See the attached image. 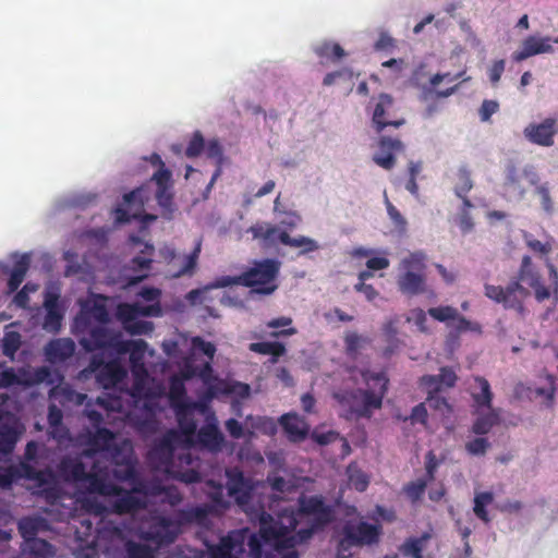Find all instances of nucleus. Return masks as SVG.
Listing matches in <instances>:
<instances>
[{
    "mask_svg": "<svg viewBox=\"0 0 558 558\" xmlns=\"http://www.w3.org/2000/svg\"><path fill=\"white\" fill-rule=\"evenodd\" d=\"M162 313L160 303L150 305H141L138 303H120L117 306V318L123 324L129 325L137 317H158Z\"/></svg>",
    "mask_w": 558,
    "mask_h": 558,
    "instance_id": "17",
    "label": "nucleus"
},
{
    "mask_svg": "<svg viewBox=\"0 0 558 558\" xmlns=\"http://www.w3.org/2000/svg\"><path fill=\"white\" fill-rule=\"evenodd\" d=\"M157 185L156 199L162 207H168L172 202L170 187L172 184V173L166 167L159 168L151 177Z\"/></svg>",
    "mask_w": 558,
    "mask_h": 558,
    "instance_id": "28",
    "label": "nucleus"
},
{
    "mask_svg": "<svg viewBox=\"0 0 558 558\" xmlns=\"http://www.w3.org/2000/svg\"><path fill=\"white\" fill-rule=\"evenodd\" d=\"M494 501V494L492 492L477 493L474 497L473 511L474 514L484 523H489L490 518L486 507Z\"/></svg>",
    "mask_w": 558,
    "mask_h": 558,
    "instance_id": "44",
    "label": "nucleus"
},
{
    "mask_svg": "<svg viewBox=\"0 0 558 558\" xmlns=\"http://www.w3.org/2000/svg\"><path fill=\"white\" fill-rule=\"evenodd\" d=\"M124 329L131 335H145L153 330V324L144 320H133L124 326Z\"/></svg>",
    "mask_w": 558,
    "mask_h": 558,
    "instance_id": "64",
    "label": "nucleus"
},
{
    "mask_svg": "<svg viewBox=\"0 0 558 558\" xmlns=\"http://www.w3.org/2000/svg\"><path fill=\"white\" fill-rule=\"evenodd\" d=\"M154 246L148 243H144V248L141 251V255L133 257L130 260L128 269H131L135 275L126 277V284L134 286L147 278V272L151 267V256L154 254Z\"/></svg>",
    "mask_w": 558,
    "mask_h": 558,
    "instance_id": "19",
    "label": "nucleus"
},
{
    "mask_svg": "<svg viewBox=\"0 0 558 558\" xmlns=\"http://www.w3.org/2000/svg\"><path fill=\"white\" fill-rule=\"evenodd\" d=\"M526 283L533 289L535 299L543 302L550 296L549 289L542 282V276L529 255H524L514 280L507 287L485 284V295L496 303H500L507 310L523 312V301L530 295V291L521 284Z\"/></svg>",
    "mask_w": 558,
    "mask_h": 558,
    "instance_id": "3",
    "label": "nucleus"
},
{
    "mask_svg": "<svg viewBox=\"0 0 558 558\" xmlns=\"http://www.w3.org/2000/svg\"><path fill=\"white\" fill-rule=\"evenodd\" d=\"M456 373L449 367H441L439 375H425L421 378V385L434 392H440L441 387L452 388L457 383Z\"/></svg>",
    "mask_w": 558,
    "mask_h": 558,
    "instance_id": "30",
    "label": "nucleus"
},
{
    "mask_svg": "<svg viewBox=\"0 0 558 558\" xmlns=\"http://www.w3.org/2000/svg\"><path fill=\"white\" fill-rule=\"evenodd\" d=\"M197 441L202 448L209 452L217 453L222 450L225 437L214 415L208 417L206 424L198 429Z\"/></svg>",
    "mask_w": 558,
    "mask_h": 558,
    "instance_id": "18",
    "label": "nucleus"
},
{
    "mask_svg": "<svg viewBox=\"0 0 558 558\" xmlns=\"http://www.w3.org/2000/svg\"><path fill=\"white\" fill-rule=\"evenodd\" d=\"M381 532L380 524H369L363 521L355 525L345 524L342 529V537L338 544L337 558L350 557L352 547L378 543Z\"/></svg>",
    "mask_w": 558,
    "mask_h": 558,
    "instance_id": "5",
    "label": "nucleus"
},
{
    "mask_svg": "<svg viewBox=\"0 0 558 558\" xmlns=\"http://www.w3.org/2000/svg\"><path fill=\"white\" fill-rule=\"evenodd\" d=\"M558 132V128L556 125V120L553 118H547L541 123H531L529 124L523 134L525 138L536 145L549 147L554 145V137Z\"/></svg>",
    "mask_w": 558,
    "mask_h": 558,
    "instance_id": "15",
    "label": "nucleus"
},
{
    "mask_svg": "<svg viewBox=\"0 0 558 558\" xmlns=\"http://www.w3.org/2000/svg\"><path fill=\"white\" fill-rule=\"evenodd\" d=\"M314 51L320 59L330 60L332 62H337L345 56V51L339 44L330 41L322 43L314 48Z\"/></svg>",
    "mask_w": 558,
    "mask_h": 558,
    "instance_id": "43",
    "label": "nucleus"
},
{
    "mask_svg": "<svg viewBox=\"0 0 558 558\" xmlns=\"http://www.w3.org/2000/svg\"><path fill=\"white\" fill-rule=\"evenodd\" d=\"M348 481L351 487L362 493L365 492L369 485L368 476L357 466L350 464L347 469Z\"/></svg>",
    "mask_w": 558,
    "mask_h": 558,
    "instance_id": "46",
    "label": "nucleus"
},
{
    "mask_svg": "<svg viewBox=\"0 0 558 558\" xmlns=\"http://www.w3.org/2000/svg\"><path fill=\"white\" fill-rule=\"evenodd\" d=\"M228 495L233 497L239 505L248 501L252 490L250 480L236 466L226 470Z\"/></svg>",
    "mask_w": 558,
    "mask_h": 558,
    "instance_id": "16",
    "label": "nucleus"
},
{
    "mask_svg": "<svg viewBox=\"0 0 558 558\" xmlns=\"http://www.w3.org/2000/svg\"><path fill=\"white\" fill-rule=\"evenodd\" d=\"M548 380H549L548 388L537 387V388L531 390V393L534 395L535 397L544 398L545 405L547 408L551 409L555 403L556 387H555V379L553 376H548Z\"/></svg>",
    "mask_w": 558,
    "mask_h": 558,
    "instance_id": "54",
    "label": "nucleus"
},
{
    "mask_svg": "<svg viewBox=\"0 0 558 558\" xmlns=\"http://www.w3.org/2000/svg\"><path fill=\"white\" fill-rule=\"evenodd\" d=\"M387 213L393 225L399 231H405L407 220L401 213L386 198Z\"/></svg>",
    "mask_w": 558,
    "mask_h": 558,
    "instance_id": "61",
    "label": "nucleus"
},
{
    "mask_svg": "<svg viewBox=\"0 0 558 558\" xmlns=\"http://www.w3.org/2000/svg\"><path fill=\"white\" fill-rule=\"evenodd\" d=\"M247 232L252 233L254 239L263 240L266 244H275L277 236L278 241L286 246L300 247L301 254L315 252L319 248L315 240L305 235L291 238L287 231H279L277 226L268 222H257L251 226Z\"/></svg>",
    "mask_w": 558,
    "mask_h": 558,
    "instance_id": "6",
    "label": "nucleus"
},
{
    "mask_svg": "<svg viewBox=\"0 0 558 558\" xmlns=\"http://www.w3.org/2000/svg\"><path fill=\"white\" fill-rule=\"evenodd\" d=\"M457 184L454 186V193L457 196H463L473 189V181L471 179V171L462 166L457 172Z\"/></svg>",
    "mask_w": 558,
    "mask_h": 558,
    "instance_id": "47",
    "label": "nucleus"
},
{
    "mask_svg": "<svg viewBox=\"0 0 558 558\" xmlns=\"http://www.w3.org/2000/svg\"><path fill=\"white\" fill-rule=\"evenodd\" d=\"M499 109V104L498 101L496 100H489V99H485L482 105H481V108L478 110V113H480V118L483 122H487L490 120L492 116L494 113H496Z\"/></svg>",
    "mask_w": 558,
    "mask_h": 558,
    "instance_id": "63",
    "label": "nucleus"
},
{
    "mask_svg": "<svg viewBox=\"0 0 558 558\" xmlns=\"http://www.w3.org/2000/svg\"><path fill=\"white\" fill-rule=\"evenodd\" d=\"M281 263L275 258L253 260L252 266L239 276H221L207 284L204 290H192L189 299L195 301L202 293L210 289L243 286L251 288V293L270 295L278 289L277 278Z\"/></svg>",
    "mask_w": 558,
    "mask_h": 558,
    "instance_id": "4",
    "label": "nucleus"
},
{
    "mask_svg": "<svg viewBox=\"0 0 558 558\" xmlns=\"http://www.w3.org/2000/svg\"><path fill=\"white\" fill-rule=\"evenodd\" d=\"M124 350L117 349L118 354L130 353V365L134 375L146 374L144 364V354L147 349V343L143 339L137 340H123Z\"/></svg>",
    "mask_w": 558,
    "mask_h": 558,
    "instance_id": "23",
    "label": "nucleus"
},
{
    "mask_svg": "<svg viewBox=\"0 0 558 558\" xmlns=\"http://www.w3.org/2000/svg\"><path fill=\"white\" fill-rule=\"evenodd\" d=\"M361 376L366 386L364 389H338L332 392L341 410L340 415L345 420L371 418L375 410L381 409L388 391L389 379L384 372L364 369Z\"/></svg>",
    "mask_w": 558,
    "mask_h": 558,
    "instance_id": "2",
    "label": "nucleus"
},
{
    "mask_svg": "<svg viewBox=\"0 0 558 558\" xmlns=\"http://www.w3.org/2000/svg\"><path fill=\"white\" fill-rule=\"evenodd\" d=\"M117 499L112 504L113 512L117 514H130L146 508V501L124 490L120 495H114Z\"/></svg>",
    "mask_w": 558,
    "mask_h": 558,
    "instance_id": "29",
    "label": "nucleus"
},
{
    "mask_svg": "<svg viewBox=\"0 0 558 558\" xmlns=\"http://www.w3.org/2000/svg\"><path fill=\"white\" fill-rule=\"evenodd\" d=\"M177 421L181 433L185 437L190 438L195 435L197 424L193 414L187 411L186 405H182L177 410Z\"/></svg>",
    "mask_w": 558,
    "mask_h": 558,
    "instance_id": "41",
    "label": "nucleus"
},
{
    "mask_svg": "<svg viewBox=\"0 0 558 558\" xmlns=\"http://www.w3.org/2000/svg\"><path fill=\"white\" fill-rule=\"evenodd\" d=\"M428 390V397L426 399V403L433 410L439 411L441 414L449 413L451 408L447 401V399L439 395V392H434L432 389Z\"/></svg>",
    "mask_w": 558,
    "mask_h": 558,
    "instance_id": "55",
    "label": "nucleus"
},
{
    "mask_svg": "<svg viewBox=\"0 0 558 558\" xmlns=\"http://www.w3.org/2000/svg\"><path fill=\"white\" fill-rule=\"evenodd\" d=\"M205 151L208 158L216 161V169H222L223 163V148L217 138H211L205 146Z\"/></svg>",
    "mask_w": 558,
    "mask_h": 558,
    "instance_id": "52",
    "label": "nucleus"
},
{
    "mask_svg": "<svg viewBox=\"0 0 558 558\" xmlns=\"http://www.w3.org/2000/svg\"><path fill=\"white\" fill-rule=\"evenodd\" d=\"M247 529L230 531L218 544L208 546L209 558H239L245 551Z\"/></svg>",
    "mask_w": 558,
    "mask_h": 558,
    "instance_id": "10",
    "label": "nucleus"
},
{
    "mask_svg": "<svg viewBox=\"0 0 558 558\" xmlns=\"http://www.w3.org/2000/svg\"><path fill=\"white\" fill-rule=\"evenodd\" d=\"M368 108H372V123L377 133L387 126L400 128L407 122L403 117H397L396 100L390 94L380 93L373 97Z\"/></svg>",
    "mask_w": 558,
    "mask_h": 558,
    "instance_id": "7",
    "label": "nucleus"
},
{
    "mask_svg": "<svg viewBox=\"0 0 558 558\" xmlns=\"http://www.w3.org/2000/svg\"><path fill=\"white\" fill-rule=\"evenodd\" d=\"M366 338H363L359 333L351 331L344 336L345 351L349 355H355L362 347V343L367 342Z\"/></svg>",
    "mask_w": 558,
    "mask_h": 558,
    "instance_id": "58",
    "label": "nucleus"
},
{
    "mask_svg": "<svg viewBox=\"0 0 558 558\" xmlns=\"http://www.w3.org/2000/svg\"><path fill=\"white\" fill-rule=\"evenodd\" d=\"M137 470L135 468V464L131 461H128L122 464H117V466L113 469V476L118 481L121 482H129L130 480H133Z\"/></svg>",
    "mask_w": 558,
    "mask_h": 558,
    "instance_id": "57",
    "label": "nucleus"
},
{
    "mask_svg": "<svg viewBox=\"0 0 558 558\" xmlns=\"http://www.w3.org/2000/svg\"><path fill=\"white\" fill-rule=\"evenodd\" d=\"M126 558H154V553L148 545L129 541L125 544Z\"/></svg>",
    "mask_w": 558,
    "mask_h": 558,
    "instance_id": "49",
    "label": "nucleus"
},
{
    "mask_svg": "<svg viewBox=\"0 0 558 558\" xmlns=\"http://www.w3.org/2000/svg\"><path fill=\"white\" fill-rule=\"evenodd\" d=\"M407 271L399 276L398 287L400 291L409 295H417L425 291V278L420 274L424 268L423 256L411 254L402 260Z\"/></svg>",
    "mask_w": 558,
    "mask_h": 558,
    "instance_id": "9",
    "label": "nucleus"
},
{
    "mask_svg": "<svg viewBox=\"0 0 558 558\" xmlns=\"http://www.w3.org/2000/svg\"><path fill=\"white\" fill-rule=\"evenodd\" d=\"M82 484H84V487L88 493L101 496L120 495L123 492L122 487L108 482L106 477L97 473L86 472V476Z\"/></svg>",
    "mask_w": 558,
    "mask_h": 558,
    "instance_id": "26",
    "label": "nucleus"
},
{
    "mask_svg": "<svg viewBox=\"0 0 558 558\" xmlns=\"http://www.w3.org/2000/svg\"><path fill=\"white\" fill-rule=\"evenodd\" d=\"M114 440L116 436L110 429L98 427L94 433H88L86 440L87 447L83 451V454L89 458L98 452L105 451L116 454L119 452V448Z\"/></svg>",
    "mask_w": 558,
    "mask_h": 558,
    "instance_id": "14",
    "label": "nucleus"
},
{
    "mask_svg": "<svg viewBox=\"0 0 558 558\" xmlns=\"http://www.w3.org/2000/svg\"><path fill=\"white\" fill-rule=\"evenodd\" d=\"M25 428L14 415L0 413V456L5 457L13 452Z\"/></svg>",
    "mask_w": 558,
    "mask_h": 558,
    "instance_id": "12",
    "label": "nucleus"
},
{
    "mask_svg": "<svg viewBox=\"0 0 558 558\" xmlns=\"http://www.w3.org/2000/svg\"><path fill=\"white\" fill-rule=\"evenodd\" d=\"M205 140L201 131H195L185 148V156L187 158H196L205 150Z\"/></svg>",
    "mask_w": 558,
    "mask_h": 558,
    "instance_id": "48",
    "label": "nucleus"
},
{
    "mask_svg": "<svg viewBox=\"0 0 558 558\" xmlns=\"http://www.w3.org/2000/svg\"><path fill=\"white\" fill-rule=\"evenodd\" d=\"M535 194L541 199V205L543 210L547 215H551L554 213V201L550 196V190L548 183L539 184L535 189Z\"/></svg>",
    "mask_w": 558,
    "mask_h": 558,
    "instance_id": "56",
    "label": "nucleus"
},
{
    "mask_svg": "<svg viewBox=\"0 0 558 558\" xmlns=\"http://www.w3.org/2000/svg\"><path fill=\"white\" fill-rule=\"evenodd\" d=\"M245 541L247 548H248V556L251 558H262L263 555V543L269 544L274 546L277 549H291L292 547H283V546H277L274 543L267 542L260 533V530L258 531V534L250 533L247 531Z\"/></svg>",
    "mask_w": 558,
    "mask_h": 558,
    "instance_id": "40",
    "label": "nucleus"
},
{
    "mask_svg": "<svg viewBox=\"0 0 558 558\" xmlns=\"http://www.w3.org/2000/svg\"><path fill=\"white\" fill-rule=\"evenodd\" d=\"M428 315L432 316L434 319L446 323V322H454L458 317V310L446 305V306H438V307H430L427 311Z\"/></svg>",
    "mask_w": 558,
    "mask_h": 558,
    "instance_id": "50",
    "label": "nucleus"
},
{
    "mask_svg": "<svg viewBox=\"0 0 558 558\" xmlns=\"http://www.w3.org/2000/svg\"><path fill=\"white\" fill-rule=\"evenodd\" d=\"M554 50L550 37L529 36L524 39L522 49L514 53L513 59L523 61L535 54L551 53Z\"/></svg>",
    "mask_w": 558,
    "mask_h": 558,
    "instance_id": "24",
    "label": "nucleus"
},
{
    "mask_svg": "<svg viewBox=\"0 0 558 558\" xmlns=\"http://www.w3.org/2000/svg\"><path fill=\"white\" fill-rule=\"evenodd\" d=\"M452 327L458 332H465V331H474V332H481V325L474 322H471L466 319L465 317L458 314V317L454 320V324H452Z\"/></svg>",
    "mask_w": 558,
    "mask_h": 558,
    "instance_id": "62",
    "label": "nucleus"
},
{
    "mask_svg": "<svg viewBox=\"0 0 558 558\" xmlns=\"http://www.w3.org/2000/svg\"><path fill=\"white\" fill-rule=\"evenodd\" d=\"M31 266V255L22 254L14 263L10 278L8 280V293L15 292L23 282Z\"/></svg>",
    "mask_w": 558,
    "mask_h": 558,
    "instance_id": "32",
    "label": "nucleus"
},
{
    "mask_svg": "<svg viewBox=\"0 0 558 558\" xmlns=\"http://www.w3.org/2000/svg\"><path fill=\"white\" fill-rule=\"evenodd\" d=\"M46 521L39 517H26L19 521V532L24 542L37 537L39 531L44 530Z\"/></svg>",
    "mask_w": 558,
    "mask_h": 558,
    "instance_id": "36",
    "label": "nucleus"
},
{
    "mask_svg": "<svg viewBox=\"0 0 558 558\" xmlns=\"http://www.w3.org/2000/svg\"><path fill=\"white\" fill-rule=\"evenodd\" d=\"M206 485L208 486L207 496L210 499L211 504L209 506L214 507V511L216 513H220L230 507L229 500L225 497V487L222 484L217 483L213 480L207 481Z\"/></svg>",
    "mask_w": 558,
    "mask_h": 558,
    "instance_id": "33",
    "label": "nucleus"
},
{
    "mask_svg": "<svg viewBox=\"0 0 558 558\" xmlns=\"http://www.w3.org/2000/svg\"><path fill=\"white\" fill-rule=\"evenodd\" d=\"M59 473L68 483L81 484L86 476V465L77 458H63L59 463Z\"/></svg>",
    "mask_w": 558,
    "mask_h": 558,
    "instance_id": "27",
    "label": "nucleus"
},
{
    "mask_svg": "<svg viewBox=\"0 0 558 558\" xmlns=\"http://www.w3.org/2000/svg\"><path fill=\"white\" fill-rule=\"evenodd\" d=\"M474 383L476 384L478 391H472L471 396L474 403L478 408L492 409L493 392L488 380L482 376H475Z\"/></svg>",
    "mask_w": 558,
    "mask_h": 558,
    "instance_id": "34",
    "label": "nucleus"
},
{
    "mask_svg": "<svg viewBox=\"0 0 558 558\" xmlns=\"http://www.w3.org/2000/svg\"><path fill=\"white\" fill-rule=\"evenodd\" d=\"M279 423L291 442L303 441L310 433V426L306 421L295 413L281 415Z\"/></svg>",
    "mask_w": 558,
    "mask_h": 558,
    "instance_id": "22",
    "label": "nucleus"
},
{
    "mask_svg": "<svg viewBox=\"0 0 558 558\" xmlns=\"http://www.w3.org/2000/svg\"><path fill=\"white\" fill-rule=\"evenodd\" d=\"M217 514L208 504L191 507L181 512V518L189 523L204 524L209 514Z\"/></svg>",
    "mask_w": 558,
    "mask_h": 558,
    "instance_id": "38",
    "label": "nucleus"
},
{
    "mask_svg": "<svg viewBox=\"0 0 558 558\" xmlns=\"http://www.w3.org/2000/svg\"><path fill=\"white\" fill-rule=\"evenodd\" d=\"M53 396L62 405H82L86 400V395L77 392L68 385L54 388Z\"/></svg>",
    "mask_w": 558,
    "mask_h": 558,
    "instance_id": "37",
    "label": "nucleus"
},
{
    "mask_svg": "<svg viewBox=\"0 0 558 558\" xmlns=\"http://www.w3.org/2000/svg\"><path fill=\"white\" fill-rule=\"evenodd\" d=\"M526 246L534 253L539 254L541 256H547L551 250V243L550 242H542L537 239H534L531 234L524 235Z\"/></svg>",
    "mask_w": 558,
    "mask_h": 558,
    "instance_id": "59",
    "label": "nucleus"
},
{
    "mask_svg": "<svg viewBox=\"0 0 558 558\" xmlns=\"http://www.w3.org/2000/svg\"><path fill=\"white\" fill-rule=\"evenodd\" d=\"M174 447L172 435H166L147 454L149 463L159 471L172 474Z\"/></svg>",
    "mask_w": 558,
    "mask_h": 558,
    "instance_id": "13",
    "label": "nucleus"
},
{
    "mask_svg": "<svg viewBox=\"0 0 558 558\" xmlns=\"http://www.w3.org/2000/svg\"><path fill=\"white\" fill-rule=\"evenodd\" d=\"M44 306L46 308L44 329L49 332H58L63 319V313L59 307V295L48 292L45 296Z\"/></svg>",
    "mask_w": 558,
    "mask_h": 558,
    "instance_id": "25",
    "label": "nucleus"
},
{
    "mask_svg": "<svg viewBox=\"0 0 558 558\" xmlns=\"http://www.w3.org/2000/svg\"><path fill=\"white\" fill-rule=\"evenodd\" d=\"M199 252H201V243H197V245L195 246L193 252L184 257L183 265L174 274V277H181L184 275L193 274V271L196 267V264H197Z\"/></svg>",
    "mask_w": 558,
    "mask_h": 558,
    "instance_id": "53",
    "label": "nucleus"
},
{
    "mask_svg": "<svg viewBox=\"0 0 558 558\" xmlns=\"http://www.w3.org/2000/svg\"><path fill=\"white\" fill-rule=\"evenodd\" d=\"M380 155H374V162L385 170H391L396 165L395 153L404 149L403 143L398 138L381 136L378 141Z\"/></svg>",
    "mask_w": 558,
    "mask_h": 558,
    "instance_id": "21",
    "label": "nucleus"
},
{
    "mask_svg": "<svg viewBox=\"0 0 558 558\" xmlns=\"http://www.w3.org/2000/svg\"><path fill=\"white\" fill-rule=\"evenodd\" d=\"M313 515L315 525L324 526L332 521V509L320 496L301 497L299 509L282 510L277 519L267 512L260 514L262 536L277 546L294 547L308 539L315 527L301 529L293 533L303 517Z\"/></svg>",
    "mask_w": 558,
    "mask_h": 558,
    "instance_id": "1",
    "label": "nucleus"
},
{
    "mask_svg": "<svg viewBox=\"0 0 558 558\" xmlns=\"http://www.w3.org/2000/svg\"><path fill=\"white\" fill-rule=\"evenodd\" d=\"M428 481L425 478H417L408 483L403 490L405 495L413 501H418L425 493Z\"/></svg>",
    "mask_w": 558,
    "mask_h": 558,
    "instance_id": "51",
    "label": "nucleus"
},
{
    "mask_svg": "<svg viewBox=\"0 0 558 558\" xmlns=\"http://www.w3.org/2000/svg\"><path fill=\"white\" fill-rule=\"evenodd\" d=\"M490 412L480 415L472 425V433L476 435H486L492 428L499 424V413L495 409H489Z\"/></svg>",
    "mask_w": 558,
    "mask_h": 558,
    "instance_id": "39",
    "label": "nucleus"
},
{
    "mask_svg": "<svg viewBox=\"0 0 558 558\" xmlns=\"http://www.w3.org/2000/svg\"><path fill=\"white\" fill-rule=\"evenodd\" d=\"M23 551L35 558H50L54 556V547L46 539L35 537L24 542Z\"/></svg>",
    "mask_w": 558,
    "mask_h": 558,
    "instance_id": "35",
    "label": "nucleus"
},
{
    "mask_svg": "<svg viewBox=\"0 0 558 558\" xmlns=\"http://www.w3.org/2000/svg\"><path fill=\"white\" fill-rule=\"evenodd\" d=\"M427 538H428V535H423L421 537H414V538H408L400 546V551L405 557L423 558L422 551L424 549Z\"/></svg>",
    "mask_w": 558,
    "mask_h": 558,
    "instance_id": "45",
    "label": "nucleus"
},
{
    "mask_svg": "<svg viewBox=\"0 0 558 558\" xmlns=\"http://www.w3.org/2000/svg\"><path fill=\"white\" fill-rule=\"evenodd\" d=\"M126 375L125 369L117 361L107 362L97 374V381L104 388L119 384Z\"/></svg>",
    "mask_w": 558,
    "mask_h": 558,
    "instance_id": "31",
    "label": "nucleus"
},
{
    "mask_svg": "<svg viewBox=\"0 0 558 558\" xmlns=\"http://www.w3.org/2000/svg\"><path fill=\"white\" fill-rule=\"evenodd\" d=\"M248 348L252 352L263 355H271L274 357V361H276L278 357L282 356L286 353L284 344L277 341L253 342L250 344Z\"/></svg>",
    "mask_w": 558,
    "mask_h": 558,
    "instance_id": "42",
    "label": "nucleus"
},
{
    "mask_svg": "<svg viewBox=\"0 0 558 558\" xmlns=\"http://www.w3.org/2000/svg\"><path fill=\"white\" fill-rule=\"evenodd\" d=\"M75 352V343L71 338L50 340L44 348V354L50 364H60L70 359Z\"/></svg>",
    "mask_w": 558,
    "mask_h": 558,
    "instance_id": "20",
    "label": "nucleus"
},
{
    "mask_svg": "<svg viewBox=\"0 0 558 558\" xmlns=\"http://www.w3.org/2000/svg\"><path fill=\"white\" fill-rule=\"evenodd\" d=\"M20 478L33 481L37 486H44L52 480V471L50 469L37 470L25 461H21L17 465L0 469V487L9 488Z\"/></svg>",
    "mask_w": 558,
    "mask_h": 558,
    "instance_id": "8",
    "label": "nucleus"
},
{
    "mask_svg": "<svg viewBox=\"0 0 558 558\" xmlns=\"http://www.w3.org/2000/svg\"><path fill=\"white\" fill-rule=\"evenodd\" d=\"M489 447V441L483 437L474 438L465 444V450L471 456H484Z\"/></svg>",
    "mask_w": 558,
    "mask_h": 558,
    "instance_id": "60",
    "label": "nucleus"
},
{
    "mask_svg": "<svg viewBox=\"0 0 558 558\" xmlns=\"http://www.w3.org/2000/svg\"><path fill=\"white\" fill-rule=\"evenodd\" d=\"M81 345L88 352L98 349H109L117 352L120 348L124 350L120 332H114L106 327L98 326L89 330L88 337L80 341Z\"/></svg>",
    "mask_w": 558,
    "mask_h": 558,
    "instance_id": "11",
    "label": "nucleus"
}]
</instances>
